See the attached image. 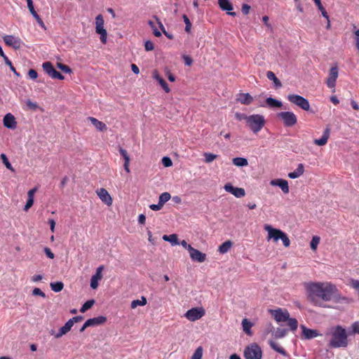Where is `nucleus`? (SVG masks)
I'll use <instances>...</instances> for the list:
<instances>
[{"label": "nucleus", "mask_w": 359, "mask_h": 359, "mask_svg": "<svg viewBox=\"0 0 359 359\" xmlns=\"http://www.w3.org/2000/svg\"><path fill=\"white\" fill-rule=\"evenodd\" d=\"M224 189L226 191L231 193L236 198H242L245 196V191L243 188L234 187L231 184L227 183L224 185Z\"/></svg>", "instance_id": "12"}, {"label": "nucleus", "mask_w": 359, "mask_h": 359, "mask_svg": "<svg viewBox=\"0 0 359 359\" xmlns=\"http://www.w3.org/2000/svg\"><path fill=\"white\" fill-rule=\"evenodd\" d=\"M308 301L315 306L325 308V303H339L345 299L336 285L332 282H313L304 283Z\"/></svg>", "instance_id": "1"}, {"label": "nucleus", "mask_w": 359, "mask_h": 359, "mask_svg": "<svg viewBox=\"0 0 359 359\" xmlns=\"http://www.w3.org/2000/svg\"><path fill=\"white\" fill-rule=\"evenodd\" d=\"M203 357V348L201 346L198 347L194 351L191 359H202Z\"/></svg>", "instance_id": "45"}, {"label": "nucleus", "mask_w": 359, "mask_h": 359, "mask_svg": "<svg viewBox=\"0 0 359 359\" xmlns=\"http://www.w3.org/2000/svg\"><path fill=\"white\" fill-rule=\"evenodd\" d=\"M182 18H183L184 22L185 23V29H184L185 32L187 33H190L191 29V26H192L190 20L189 19L187 15H185V14L183 15Z\"/></svg>", "instance_id": "44"}, {"label": "nucleus", "mask_w": 359, "mask_h": 359, "mask_svg": "<svg viewBox=\"0 0 359 359\" xmlns=\"http://www.w3.org/2000/svg\"><path fill=\"white\" fill-rule=\"evenodd\" d=\"M28 76L31 79H36L38 76V73L36 70L31 69L28 72Z\"/></svg>", "instance_id": "57"}, {"label": "nucleus", "mask_w": 359, "mask_h": 359, "mask_svg": "<svg viewBox=\"0 0 359 359\" xmlns=\"http://www.w3.org/2000/svg\"><path fill=\"white\" fill-rule=\"evenodd\" d=\"M266 77L268 79L272 81L276 88H280L282 86L281 81L276 77V74L271 72H266Z\"/></svg>", "instance_id": "30"}, {"label": "nucleus", "mask_w": 359, "mask_h": 359, "mask_svg": "<svg viewBox=\"0 0 359 359\" xmlns=\"http://www.w3.org/2000/svg\"><path fill=\"white\" fill-rule=\"evenodd\" d=\"M72 320H70V319L65 324L64 326H62L58 331V332L56 334L55 337L60 338L62 337L63 335L66 334L70 330L72 329L73 326Z\"/></svg>", "instance_id": "26"}, {"label": "nucleus", "mask_w": 359, "mask_h": 359, "mask_svg": "<svg viewBox=\"0 0 359 359\" xmlns=\"http://www.w3.org/2000/svg\"><path fill=\"white\" fill-rule=\"evenodd\" d=\"M184 63L187 66H191L193 62L192 58L189 55H183Z\"/></svg>", "instance_id": "60"}, {"label": "nucleus", "mask_w": 359, "mask_h": 359, "mask_svg": "<svg viewBox=\"0 0 359 359\" xmlns=\"http://www.w3.org/2000/svg\"><path fill=\"white\" fill-rule=\"evenodd\" d=\"M147 299L144 297H142L141 299L133 300L131 302V308L135 309L138 306H144L147 304Z\"/></svg>", "instance_id": "38"}, {"label": "nucleus", "mask_w": 359, "mask_h": 359, "mask_svg": "<svg viewBox=\"0 0 359 359\" xmlns=\"http://www.w3.org/2000/svg\"><path fill=\"white\" fill-rule=\"evenodd\" d=\"M269 345L272 349H273L276 352L280 353L281 355H287L286 351L282 346H280L277 342L273 341H270Z\"/></svg>", "instance_id": "32"}, {"label": "nucleus", "mask_w": 359, "mask_h": 359, "mask_svg": "<svg viewBox=\"0 0 359 359\" xmlns=\"http://www.w3.org/2000/svg\"><path fill=\"white\" fill-rule=\"evenodd\" d=\"M287 334V330L285 329L278 328L275 332V337L276 338H282Z\"/></svg>", "instance_id": "51"}, {"label": "nucleus", "mask_w": 359, "mask_h": 359, "mask_svg": "<svg viewBox=\"0 0 359 359\" xmlns=\"http://www.w3.org/2000/svg\"><path fill=\"white\" fill-rule=\"evenodd\" d=\"M243 355L245 359H262V350L256 343H252L244 349Z\"/></svg>", "instance_id": "5"}, {"label": "nucleus", "mask_w": 359, "mask_h": 359, "mask_svg": "<svg viewBox=\"0 0 359 359\" xmlns=\"http://www.w3.org/2000/svg\"><path fill=\"white\" fill-rule=\"evenodd\" d=\"M32 16L35 18V20H36L37 23L39 25V26L46 29V25L43 22V21L42 20V19L40 18V16L38 15V13L36 12H34L32 14Z\"/></svg>", "instance_id": "50"}, {"label": "nucleus", "mask_w": 359, "mask_h": 359, "mask_svg": "<svg viewBox=\"0 0 359 359\" xmlns=\"http://www.w3.org/2000/svg\"><path fill=\"white\" fill-rule=\"evenodd\" d=\"M287 98L289 102L298 106L303 110L309 111L310 109V104L308 100L301 95L290 94L287 95Z\"/></svg>", "instance_id": "7"}, {"label": "nucleus", "mask_w": 359, "mask_h": 359, "mask_svg": "<svg viewBox=\"0 0 359 359\" xmlns=\"http://www.w3.org/2000/svg\"><path fill=\"white\" fill-rule=\"evenodd\" d=\"M38 190V187H35L33 189H30L27 192V203L25 205L24 210L28 211V210L34 204V194Z\"/></svg>", "instance_id": "20"}, {"label": "nucleus", "mask_w": 359, "mask_h": 359, "mask_svg": "<svg viewBox=\"0 0 359 359\" xmlns=\"http://www.w3.org/2000/svg\"><path fill=\"white\" fill-rule=\"evenodd\" d=\"M205 314L203 307H195L188 310L184 316L190 321H196L201 318Z\"/></svg>", "instance_id": "10"}, {"label": "nucleus", "mask_w": 359, "mask_h": 359, "mask_svg": "<svg viewBox=\"0 0 359 359\" xmlns=\"http://www.w3.org/2000/svg\"><path fill=\"white\" fill-rule=\"evenodd\" d=\"M26 104H27V106L29 109H36L38 107L37 104L35 103V102H32L31 100H27Z\"/></svg>", "instance_id": "63"}, {"label": "nucleus", "mask_w": 359, "mask_h": 359, "mask_svg": "<svg viewBox=\"0 0 359 359\" xmlns=\"http://www.w3.org/2000/svg\"><path fill=\"white\" fill-rule=\"evenodd\" d=\"M232 163L234 165L238 167H243L247 166L248 165V161L247 158L242 157H236L232 159Z\"/></svg>", "instance_id": "34"}, {"label": "nucleus", "mask_w": 359, "mask_h": 359, "mask_svg": "<svg viewBox=\"0 0 359 359\" xmlns=\"http://www.w3.org/2000/svg\"><path fill=\"white\" fill-rule=\"evenodd\" d=\"M320 243V238L318 236H313L312 238V240L311 241V243H310V245H311V248L313 250H316L317 247H318V245Z\"/></svg>", "instance_id": "49"}, {"label": "nucleus", "mask_w": 359, "mask_h": 359, "mask_svg": "<svg viewBox=\"0 0 359 359\" xmlns=\"http://www.w3.org/2000/svg\"><path fill=\"white\" fill-rule=\"evenodd\" d=\"M304 172V166L302 163H299L294 171L288 173V177L291 179H296L302 176Z\"/></svg>", "instance_id": "28"}, {"label": "nucleus", "mask_w": 359, "mask_h": 359, "mask_svg": "<svg viewBox=\"0 0 359 359\" xmlns=\"http://www.w3.org/2000/svg\"><path fill=\"white\" fill-rule=\"evenodd\" d=\"M50 287L52 290H53L55 292H59L62 290L64 287V284L62 282L57 281L50 283Z\"/></svg>", "instance_id": "37"}, {"label": "nucleus", "mask_w": 359, "mask_h": 359, "mask_svg": "<svg viewBox=\"0 0 359 359\" xmlns=\"http://www.w3.org/2000/svg\"><path fill=\"white\" fill-rule=\"evenodd\" d=\"M232 246V242L231 241H226L219 245L218 251L221 254L226 253Z\"/></svg>", "instance_id": "36"}, {"label": "nucleus", "mask_w": 359, "mask_h": 359, "mask_svg": "<svg viewBox=\"0 0 359 359\" xmlns=\"http://www.w3.org/2000/svg\"><path fill=\"white\" fill-rule=\"evenodd\" d=\"M287 325L290 327L291 330L295 331L297 329L298 322L297 319L289 317V319H287Z\"/></svg>", "instance_id": "43"}, {"label": "nucleus", "mask_w": 359, "mask_h": 359, "mask_svg": "<svg viewBox=\"0 0 359 359\" xmlns=\"http://www.w3.org/2000/svg\"><path fill=\"white\" fill-rule=\"evenodd\" d=\"M88 120L90 121V123L99 130V131H106L107 130V127L105 123L97 120V118L89 116Z\"/></svg>", "instance_id": "25"}, {"label": "nucleus", "mask_w": 359, "mask_h": 359, "mask_svg": "<svg viewBox=\"0 0 359 359\" xmlns=\"http://www.w3.org/2000/svg\"><path fill=\"white\" fill-rule=\"evenodd\" d=\"M107 321V318L102 316L89 318L86 321V326H96L104 324Z\"/></svg>", "instance_id": "21"}, {"label": "nucleus", "mask_w": 359, "mask_h": 359, "mask_svg": "<svg viewBox=\"0 0 359 359\" xmlns=\"http://www.w3.org/2000/svg\"><path fill=\"white\" fill-rule=\"evenodd\" d=\"M315 4L316 5V6L318 7V8L319 9V11L321 12L322 13V15L326 18V20H328V15H327V13L326 11V10L325 9V8L323 7V4H321V1L320 0H313Z\"/></svg>", "instance_id": "39"}, {"label": "nucleus", "mask_w": 359, "mask_h": 359, "mask_svg": "<svg viewBox=\"0 0 359 359\" xmlns=\"http://www.w3.org/2000/svg\"><path fill=\"white\" fill-rule=\"evenodd\" d=\"M330 128H327L323 134V136L320 139H315L313 142L318 146H324L327 144L330 137Z\"/></svg>", "instance_id": "22"}, {"label": "nucleus", "mask_w": 359, "mask_h": 359, "mask_svg": "<svg viewBox=\"0 0 359 359\" xmlns=\"http://www.w3.org/2000/svg\"><path fill=\"white\" fill-rule=\"evenodd\" d=\"M265 102L269 107L272 108H280L283 106V104L280 101L277 100L273 97H267Z\"/></svg>", "instance_id": "31"}, {"label": "nucleus", "mask_w": 359, "mask_h": 359, "mask_svg": "<svg viewBox=\"0 0 359 359\" xmlns=\"http://www.w3.org/2000/svg\"><path fill=\"white\" fill-rule=\"evenodd\" d=\"M156 18V20L158 21V24L159 25V27L161 29V30L163 31V34L169 39H172V35H170V34H168V33L166 32L165 29V27L163 25L162 22L159 20L158 18Z\"/></svg>", "instance_id": "58"}, {"label": "nucleus", "mask_w": 359, "mask_h": 359, "mask_svg": "<svg viewBox=\"0 0 359 359\" xmlns=\"http://www.w3.org/2000/svg\"><path fill=\"white\" fill-rule=\"evenodd\" d=\"M0 158H1L3 163L6 167V168H8V170H10L12 172L15 171L14 168H13L12 165L9 162V161H8V158H7V156H6V155L5 154H1L0 155Z\"/></svg>", "instance_id": "40"}, {"label": "nucleus", "mask_w": 359, "mask_h": 359, "mask_svg": "<svg viewBox=\"0 0 359 359\" xmlns=\"http://www.w3.org/2000/svg\"><path fill=\"white\" fill-rule=\"evenodd\" d=\"M57 67L58 69H60L62 72H63L64 73L70 74L72 72V69L69 66L64 65L62 63H60V62L57 63Z\"/></svg>", "instance_id": "46"}, {"label": "nucleus", "mask_w": 359, "mask_h": 359, "mask_svg": "<svg viewBox=\"0 0 359 359\" xmlns=\"http://www.w3.org/2000/svg\"><path fill=\"white\" fill-rule=\"evenodd\" d=\"M119 153L124 159V163H130V157L126 149H124L122 147H119Z\"/></svg>", "instance_id": "47"}, {"label": "nucleus", "mask_w": 359, "mask_h": 359, "mask_svg": "<svg viewBox=\"0 0 359 359\" xmlns=\"http://www.w3.org/2000/svg\"><path fill=\"white\" fill-rule=\"evenodd\" d=\"M218 4L222 11L227 12V14L236 16V13L235 12H231L233 8L229 0H218Z\"/></svg>", "instance_id": "17"}, {"label": "nucleus", "mask_w": 359, "mask_h": 359, "mask_svg": "<svg viewBox=\"0 0 359 359\" xmlns=\"http://www.w3.org/2000/svg\"><path fill=\"white\" fill-rule=\"evenodd\" d=\"M26 1H27V3L28 9H29V12L31 13V14H32L33 13L36 12V11L34 9V4H33L32 0H26Z\"/></svg>", "instance_id": "59"}, {"label": "nucleus", "mask_w": 359, "mask_h": 359, "mask_svg": "<svg viewBox=\"0 0 359 359\" xmlns=\"http://www.w3.org/2000/svg\"><path fill=\"white\" fill-rule=\"evenodd\" d=\"M237 117L239 119H244L248 126L254 133L259 132L266 123L264 116L261 114H252L250 116L237 114Z\"/></svg>", "instance_id": "3"}, {"label": "nucleus", "mask_w": 359, "mask_h": 359, "mask_svg": "<svg viewBox=\"0 0 359 359\" xmlns=\"http://www.w3.org/2000/svg\"><path fill=\"white\" fill-rule=\"evenodd\" d=\"M170 198L171 196L168 192H163L160 195L158 202L163 206V205L168 201Z\"/></svg>", "instance_id": "41"}, {"label": "nucleus", "mask_w": 359, "mask_h": 359, "mask_svg": "<svg viewBox=\"0 0 359 359\" xmlns=\"http://www.w3.org/2000/svg\"><path fill=\"white\" fill-rule=\"evenodd\" d=\"M43 250H44L45 254L46 255V256L48 258H50L51 259H54L55 255H54V253L51 251V250L49 248L46 247V248H44Z\"/></svg>", "instance_id": "56"}, {"label": "nucleus", "mask_w": 359, "mask_h": 359, "mask_svg": "<svg viewBox=\"0 0 359 359\" xmlns=\"http://www.w3.org/2000/svg\"><path fill=\"white\" fill-rule=\"evenodd\" d=\"M163 239L165 241H168L172 245H179L178 237L177 234L164 235Z\"/></svg>", "instance_id": "33"}, {"label": "nucleus", "mask_w": 359, "mask_h": 359, "mask_svg": "<svg viewBox=\"0 0 359 359\" xmlns=\"http://www.w3.org/2000/svg\"><path fill=\"white\" fill-rule=\"evenodd\" d=\"M4 41L6 45L13 48L17 50L21 47V40L18 37H15L12 35H6L3 37Z\"/></svg>", "instance_id": "11"}, {"label": "nucleus", "mask_w": 359, "mask_h": 359, "mask_svg": "<svg viewBox=\"0 0 359 359\" xmlns=\"http://www.w3.org/2000/svg\"><path fill=\"white\" fill-rule=\"evenodd\" d=\"M285 127H292L297 123V116L292 111H281L277 114Z\"/></svg>", "instance_id": "6"}, {"label": "nucleus", "mask_w": 359, "mask_h": 359, "mask_svg": "<svg viewBox=\"0 0 359 359\" xmlns=\"http://www.w3.org/2000/svg\"><path fill=\"white\" fill-rule=\"evenodd\" d=\"M149 208L152 210L157 211V210H160L163 208V205H162V204H161L158 202V204H151V205H150Z\"/></svg>", "instance_id": "62"}, {"label": "nucleus", "mask_w": 359, "mask_h": 359, "mask_svg": "<svg viewBox=\"0 0 359 359\" xmlns=\"http://www.w3.org/2000/svg\"><path fill=\"white\" fill-rule=\"evenodd\" d=\"M251 7L247 4H243L241 7V11L243 14L247 15L249 14Z\"/></svg>", "instance_id": "53"}, {"label": "nucleus", "mask_w": 359, "mask_h": 359, "mask_svg": "<svg viewBox=\"0 0 359 359\" xmlns=\"http://www.w3.org/2000/svg\"><path fill=\"white\" fill-rule=\"evenodd\" d=\"M162 163L165 167H170L172 165L171 159L166 156L162 158Z\"/></svg>", "instance_id": "55"}, {"label": "nucleus", "mask_w": 359, "mask_h": 359, "mask_svg": "<svg viewBox=\"0 0 359 359\" xmlns=\"http://www.w3.org/2000/svg\"><path fill=\"white\" fill-rule=\"evenodd\" d=\"M302 333L306 339H312L318 336L316 330L306 328L304 325H302Z\"/></svg>", "instance_id": "29"}, {"label": "nucleus", "mask_w": 359, "mask_h": 359, "mask_svg": "<svg viewBox=\"0 0 359 359\" xmlns=\"http://www.w3.org/2000/svg\"><path fill=\"white\" fill-rule=\"evenodd\" d=\"M153 78L158 82L159 85L162 87V88L165 90V93H170V89L168 87V83L159 75L158 72L156 70H154L153 72Z\"/></svg>", "instance_id": "23"}, {"label": "nucleus", "mask_w": 359, "mask_h": 359, "mask_svg": "<svg viewBox=\"0 0 359 359\" xmlns=\"http://www.w3.org/2000/svg\"><path fill=\"white\" fill-rule=\"evenodd\" d=\"M4 61H5V63L10 67V69L12 72H15V68L14 67L11 61L8 59V57L4 59Z\"/></svg>", "instance_id": "64"}, {"label": "nucleus", "mask_w": 359, "mask_h": 359, "mask_svg": "<svg viewBox=\"0 0 359 359\" xmlns=\"http://www.w3.org/2000/svg\"><path fill=\"white\" fill-rule=\"evenodd\" d=\"M3 121L4 126L7 128L15 129L17 126V122L15 121V116L11 113L5 115Z\"/></svg>", "instance_id": "18"}, {"label": "nucleus", "mask_w": 359, "mask_h": 359, "mask_svg": "<svg viewBox=\"0 0 359 359\" xmlns=\"http://www.w3.org/2000/svg\"><path fill=\"white\" fill-rule=\"evenodd\" d=\"M144 48L147 51L153 50L154 48L153 42L151 41H147L144 43Z\"/></svg>", "instance_id": "54"}, {"label": "nucleus", "mask_w": 359, "mask_h": 359, "mask_svg": "<svg viewBox=\"0 0 359 359\" xmlns=\"http://www.w3.org/2000/svg\"><path fill=\"white\" fill-rule=\"evenodd\" d=\"M203 156H205V161L208 163L212 162L217 158V155L212 153H204Z\"/></svg>", "instance_id": "48"}, {"label": "nucleus", "mask_w": 359, "mask_h": 359, "mask_svg": "<svg viewBox=\"0 0 359 359\" xmlns=\"http://www.w3.org/2000/svg\"><path fill=\"white\" fill-rule=\"evenodd\" d=\"M43 69L44 72L52 79L54 78L57 73V70L53 67L52 63L50 62H43L42 65Z\"/></svg>", "instance_id": "24"}, {"label": "nucleus", "mask_w": 359, "mask_h": 359, "mask_svg": "<svg viewBox=\"0 0 359 359\" xmlns=\"http://www.w3.org/2000/svg\"><path fill=\"white\" fill-rule=\"evenodd\" d=\"M238 102H239L242 104L248 105L251 104L253 101V97L249 93H240L238 95V97L237 98Z\"/></svg>", "instance_id": "27"}, {"label": "nucleus", "mask_w": 359, "mask_h": 359, "mask_svg": "<svg viewBox=\"0 0 359 359\" xmlns=\"http://www.w3.org/2000/svg\"><path fill=\"white\" fill-rule=\"evenodd\" d=\"M271 313L274 319L278 323L285 322L289 319L290 313L287 310L283 311L281 309H278L276 310H271Z\"/></svg>", "instance_id": "13"}, {"label": "nucleus", "mask_w": 359, "mask_h": 359, "mask_svg": "<svg viewBox=\"0 0 359 359\" xmlns=\"http://www.w3.org/2000/svg\"><path fill=\"white\" fill-rule=\"evenodd\" d=\"M96 193L100 200L107 205L108 206L111 205L113 200L109 192L104 188H100L96 191Z\"/></svg>", "instance_id": "14"}, {"label": "nucleus", "mask_w": 359, "mask_h": 359, "mask_svg": "<svg viewBox=\"0 0 359 359\" xmlns=\"http://www.w3.org/2000/svg\"><path fill=\"white\" fill-rule=\"evenodd\" d=\"M32 294L34 296H40L43 298L46 297V294L41 289H39L38 287H35L32 290Z\"/></svg>", "instance_id": "52"}, {"label": "nucleus", "mask_w": 359, "mask_h": 359, "mask_svg": "<svg viewBox=\"0 0 359 359\" xmlns=\"http://www.w3.org/2000/svg\"><path fill=\"white\" fill-rule=\"evenodd\" d=\"M339 76V68L337 65L332 67L330 69L328 76L326 79V84L329 88L335 91L336 81Z\"/></svg>", "instance_id": "9"}, {"label": "nucleus", "mask_w": 359, "mask_h": 359, "mask_svg": "<svg viewBox=\"0 0 359 359\" xmlns=\"http://www.w3.org/2000/svg\"><path fill=\"white\" fill-rule=\"evenodd\" d=\"M104 19L101 14L98 15L95 18L96 32L100 34V41L102 43H107V32L104 28Z\"/></svg>", "instance_id": "8"}, {"label": "nucleus", "mask_w": 359, "mask_h": 359, "mask_svg": "<svg viewBox=\"0 0 359 359\" xmlns=\"http://www.w3.org/2000/svg\"><path fill=\"white\" fill-rule=\"evenodd\" d=\"M252 323L250 321H249L247 318H244L242 320V326L243 331L248 335H252L251 327H252Z\"/></svg>", "instance_id": "35"}, {"label": "nucleus", "mask_w": 359, "mask_h": 359, "mask_svg": "<svg viewBox=\"0 0 359 359\" xmlns=\"http://www.w3.org/2000/svg\"><path fill=\"white\" fill-rule=\"evenodd\" d=\"M332 338L329 346L332 348H345L348 346V340L346 330L341 325L331 329Z\"/></svg>", "instance_id": "2"}, {"label": "nucleus", "mask_w": 359, "mask_h": 359, "mask_svg": "<svg viewBox=\"0 0 359 359\" xmlns=\"http://www.w3.org/2000/svg\"><path fill=\"white\" fill-rule=\"evenodd\" d=\"M189 252L192 260L198 262H203L206 259V255L200 252L199 250L194 248L192 246H189Z\"/></svg>", "instance_id": "15"}, {"label": "nucleus", "mask_w": 359, "mask_h": 359, "mask_svg": "<svg viewBox=\"0 0 359 359\" xmlns=\"http://www.w3.org/2000/svg\"><path fill=\"white\" fill-rule=\"evenodd\" d=\"M103 266H100L97 269L95 274H94L90 279V287L93 289H96L98 287V281L102 278V271Z\"/></svg>", "instance_id": "19"}, {"label": "nucleus", "mask_w": 359, "mask_h": 359, "mask_svg": "<svg viewBox=\"0 0 359 359\" xmlns=\"http://www.w3.org/2000/svg\"><path fill=\"white\" fill-rule=\"evenodd\" d=\"M264 229L268 232V241L273 239V241L277 242L281 240L285 247L288 248L290 245V241L287 234L280 229L273 228L269 224H265Z\"/></svg>", "instance_id": "4"}, {"label": "nucleus", "mask_w": 359, "mask_h": 359, "mask_svg": "<svg viewBox=\"0 0 359 359\" xmlns=\"http://www.w3.org/2000/svg\"><path fill=\"white\" fill-rule=\"evenodd\" d=\"M353 333L359 334V322H355L351 325Z\"/></svg>", "instance_id": "61"}, {"label": "nucleus", "mask_w": 359, "mask_h": 359, "mask_svg": "<svg viewBox=\"0 0 359 359\" xmlns=\"http://www.w3.org/2000/svg\"><path fill=\"white\" fill-rule=\"evenodd\" d=\"M270 184L272 186L279 187L284 194H288L290 191L288 182L286 180L275 179L271 180Z\"/></svg>", "instance_id": "16"}, {"label": "nucleus", "mask_w": 359, "mask_h": 359, "mask_svg": "<svg viewBox=\"0 0 359 359\" xmlns=\"http://www.w3.org/2000/svg\"><path fill=\"white\" fill-rule=\"evenodd\" d=\"M95 304V301L93 299L88 300L86 302L81 306L80 311L81 313H85L86 311L90 309L93 304Z\"/></svg>", "instance_id": "42"}]
</instances>
